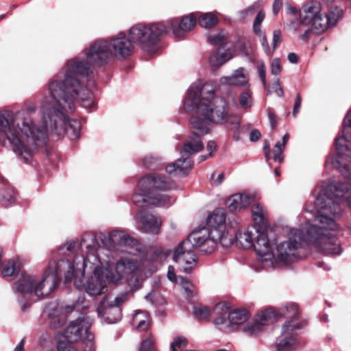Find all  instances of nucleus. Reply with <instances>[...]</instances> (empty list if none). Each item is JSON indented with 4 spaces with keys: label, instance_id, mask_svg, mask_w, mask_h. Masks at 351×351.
I'll return each mask as SVG.
<instances>
[{
    "label": "nucleus",
    "instance_id": "obj_1",
    "mask_svg": "<svg viewBox=\"0 0 351 351\" xmlns=\"http://www.w3.org/2000/svg\"><path fill=\"white\" fill-rule=\"evenodd\" d=\"M83 79L62 68L48 83L47 95L41 100L40 113L46 126L58 136L66 135L71 140L80 137L81 123L69 116L81 103L86 109L93 108L95 102L92 86H85Z\"/></svg>",
    "mask_w": 351,
    "mask_h": 351
},
{
    "label": "nucleus",
    "instance_id": "obj_2",
    "mask_svg": "<svg viewBox=\"0 0 351 351\" xmlns=\"http://www.w3.org/2000/svg\"><path fill=\"white\" fill-rule=\"evenodd\" d=\"M216 86L213 82H194L188 88L183 101V108L187 112L195 110L197 115L191 118L192 132L189 139L180 151L181 158L165 167L169 174L186 176L192 168L190 158L203 149L202 137L211 130V124L224 122L228 114V105L223 98H215Z\"/></svg>",
    "mask_w": 351,
    "mask_h": 351
},
{
    "label": "nucleus",
    "instance_id": "obj_3",
    "mask_svg": "<svg viewBox=\"0 0 351 351\" xmlns=\"http://www.w3.org/2000/svg\"><path fill=\"white\" fill-rule=\"evenodd\" d=\"M134 51V45L128 33L121 32L108 38L95 40L79 55L67 60L62 68L88 82V86H94L95 82L90 79L94 65L102 66L114 58L127 59Z\"/></svg>",
    "mask_w": 351,
    "mask_h": 351
},
{
    "label": "nucleus",
    "instance_id": "obj_4",
    "mask_svg": "<svg viewBox=\"0 0 351 351\" xmlns=\"http://www.w3.org/2000/svg\"><path fill=\"white\" fill-rule=\"evenodd\" d=\"M95 243V238L92 234L85 235L82 241V246L86 245L87 249L86 257L77 256L71 263V269L62 268V272H64L66 281L71 280L76 277L78 274L84 276L85 271L91 274L84 278V280H75L74 284L80 291H84L90 296H97L106 293L108 291V285H113L108 278V259L101 256L102 254H108L107 248L95 249L92 246Z\"/></svg>",
    "mask_w": 351,
    "mask_h": 351
},
{
    "label": "nucleus",
    "instance_id": "obj_5",
    "mask_svg": "<svg viewBox=\"0 0 351 351\" xmlns=\"http://www.w3.org/2000/svg\"><path fill=\"white\" fill-rule=\"evenodd\" d=\"M314 207L317 213L314 218L315 224L305 223L307 241L313 243L325 254H340L339 242L330 231L339 228L337 221L342 214L341 205L328 195H318Z\"/></svg>",
    "mask_w": 351,
    "mask_h": 351
},
{
    "label": "nucleus",
    "instance_id": "obj_6",
    "mask_svg": "<svg viewBox=\"0 0 351 351\" xmlns=\"http://www.w3.org/2000/svg\"><path fill=\"white\" fill-rule=\"evenodd\" d=\"M226 212L223 208H217L208 216L206 226L194 230L183 241L184 244L204 253H211L217 243L228 248L233 244L234 237L226 232Z\"/></svg>",
    "mask_w": 351,
    "mask_h": 351
},
{
    "label": "nucleus",
    "instance_id": "obj_7",
    "mask_svg": "<svg viewBox=\"0 0 351 351\" xmlns=\"http://www.w3.org/2000/svg\"><path fill=\"white\" fill-rule=\"evenodd\" d=\"M62 268H71L67 259L51 261L42 277L21 272L12 279V291L16 294L24 295L34 293L38 298L47 296L55 288L58 281V274L62 273Z\"/></svg>",
    "mask_w": 351,
    "mask_h": 351
},
{
    "label": "nucleus",
    "instance_id": "obj_8",
    "mask_svg": "<svg viewBox=\"0 0 351 351\" xmlns=\"http://www.w3.org/2000/svg\"><path fill=\"white\" fill-rule=\"evenodd\" d=\"M174 188V184L165 176L147 174L138 182L132 195L133 203L139 207L147 206H169L174 199L164 192Z\"/></svg>",
    "mask_w": 351,
    "mask_h": 351
},
{
    "label": "nucleus",
    "instance_id": "obj_9",
    "mask_svg": "<svg viewBox=\"0 0 351 351\" xmlns=\"http://www.w3.org/2000/svg\"><path fill=\"white\" fill-rule=\"evenodd\" d=\"M0 136L3 143L14 153L18 159L28 164L33 158L35 152L17 119V114L9 110L0 111Z\"/></svg>",
    "mask_w": 351,
    "mask_h": 351
},
{
    "label": "nucleus",
    "instance_id": "obj_10",
    "mask_svg": "<svg viewBox=\"0 0 351 351\" xmlns=\"http://www.w3.org/2000/svg\"><path fill=\"white\" fill-rule=\"evenodd\" d=\"M343 15L342 9L331 8L328 14L322 13V5L318 1H311L305 4L300 12V21H293L290 27L294 31L302 29V26L309 25L317 32H325L328 27L336 25Z\"/></svg>",
    "mask_w": 351,
    "mask_h": 351
},
{
    "label": "nucleus",
    "instance_id": "obj_11",
    "mask_svg": "<svg viewBox=\"0 0 351 351\" xmlns=\"http://www.w3.org/2000/svg\"><path fill=\"white\" fill-rule=\"evenodd\" d=\"M167 28L163 23H137L128 29V36L134 45L149 53L158 49V43L167 34Z\"/></svg>",
    "mask_w": 351,
    "mask_h": 351
},
{
    "label": "nucleus",
    "instance_id": "obj_12",
    "mask_svg": "<svg viewBox=\"0 0 351 351\" xmlns=\"http://www.w3.org/2000/svg\"><path fill=\"white\" fill-rule=\"evenodd\" d=\"M36 110V106H30L25 110L15 112L23 130V134L27 137L35 152L39 147L46 144L48 138L47 128H49L43 121V123H40L36 121L34 115Z\"/></svg>",
    "mask_w": 351,
    "mask_h": 351
},
{
    "label": "nucleus",
    "instance_id": "obj_13",
    "mask_svg": "<svg viewBox=\"0 0 351 351\" xmlns=\"http://www.w3.org/2000/svg\"><path fill=\"white\" fill-rule=\"evenodd\" d=\"M134 256L119 258L115 265V272H113L110 268L108 260V280L115 285L121 280L125 279L133 291L141 289L142 284V281L139 278L141 274L142 263Z\"/></svg>",
    "mask_w": 351,
    "mask_h": 351
},
{
    "label": "nucleus",
    "instance_id": "obj_14",
    "mask_svg": "<svg viewBox=\"0 0 351 351\" xmlns=\"http://www.w3.org/2000/svg\"><path fill=\"white\" fill-rule=\"evenodd\" d=\"M337 156L327 157L325 165L335 169H345L351 165V109L343 119L342 130L335 139Z\"/></svg>",
    "mask_w": 351,
    "mask_h": 351
},
{
    "label": "nucleus",
    "instance_id": "obj_15",
    "mask_svg": "<svg viewBox=\"0 0 351 351\" xmlns=\"http://www.w3.org/2000/svg\"><path fill=\"white\" fill-rule=\"evenodd\" d=\"M276 313V316L291 318L282 326L281 335L276 342V351H287L298 343L297 331L302 327V323L296 319L298 306L295 303H287L280 308L278 313Z\"/></svg>",
    "mask_w": 351,
    "mask_h": 351
},
{
    "label": "nucleus",
    "instance_id": "obj_16",
    "mask_svg": "<svg viewBox=\"0 0 351 351\" xmlns=\"http://www.w3.org/2000/svg\"><path fill=\"white\" fill-rule=\"evenodd\" d=\"M305 241H307L305 224L302 225L298 229H291L288 233L287 240L277 245L274 253V266L269 268H274L277 264H291L298 257V250Z\"/></svg>",
    "mask_w": 351,
    "mask_h": 351
},
{
    "label": "nucleus",
    "instance_id": "obj_17",
    "mask_svg": "<svg viewBox=\"0 0 351 351\" xmlns=\"http://www.w3.org/2000/svg\"><path fill=\"white\" fill-rule=\"evenodd\" d=\"M337 169L345 177L346 182H324L322 193L319 195H328L335 202H339L342 210L344 202L351 208V165L346 169L343 167Z\"/></svg>",
    "mask_w": 351,
    "mask_h": 351
},
{
    "label": "nucleus",
    "instance_id": "obj_18",
    "mask_svg": "<svg viewBox=\"0 0 351 351\" xmlns=\"http://www.w3.org/2000/svg\"><path fill=\"white\" fill-rule=\"evenodd\" d=\"M89 306V302L84 296L79 297L78 300L71 306H65L64 308H59L56 303H51L46 307V312L49 318V325L51 328H58L63 326L66 321L64 313L74 310L80 311L87 308Z\"/></svg>",
    "mask_w": 351,
    "mask_h": 351
},
{
    "label": "nucleus",
    "instance_id": "obj_19",
    "mask_svg": "<svg viewBox=\"0 0 351 351\" xmlns=\"http://www.w3.org/2000/svg\"><path fill=\"white\" fill-rule=\"evenodd\" d=\"M258 256V261L263 267L268 269L274 266V252L271 251V245L267 234L263 232L257 230L252 246Z\"/></svg>",
    "mask_w": 351,
    "mask_h": 351
},
{
    "label": "nucleus",
    "instance_id": "obj_20",
    "mask_svg": "<svg viewBox=\"0 0 351 351\" xmlns=\"http://www.w3.org/2000/svg\"><path fill=\"white\" fill-rule=\"evenodd\" d=\"M108 247L122 246L125 249L123 251L131 255H136L141 250V245L138 241L123 231L113 230L108 237Z\"/></svg>",
    "mask_w": 351,
    "mask_h": 351
},
{
    "label": "nucleus",
    "instance_id": "obj_21",
    "mask_svg": "<svg viewBox=\"0 0 351 351\" xmlns=\"http://www.w3.org/2000/svg\"><path fill=\"white\" fill-rule=\"evenodd\" d=\"M92 323L93 319L89 317H79L70 323L64 331L63 337L69 342L77 341L88 332Z\"/></svg>",
    "mask_w": 351,
    "mask_h": 351
},
{
    "label": "nucleus",
    "instance_id": "obj_22",
    "mask_svg": "<svg viewBox=\"0 0 351 351\" xmlns=\"http://www.w3.org/2000/svg\"><path fill=\"white\" fill-rule=\"evenodd\" d=\"M276 317V311L271 308L258 313L253 320L245 326L242 330L248 336H256L263 331L269 320Z\"/></svg>",
    "mask_w": 351,
    "mask_h": 351
},
{
    "label": "nucleus",
    "instance_id": "obj_23",
    "mask_svg": "<svg viewBox=\"0 0 351 351\" xmlns=\"http://www.w3.org/2000/svg\"><path fill=\"white\" fill-rule=\"evenodd\" d=\"M97 311L98 316L106 324H115L122 317L121 308L112 305L108 296L100 301Z\"/></svg>",
    "mask_w": 351,
    "mask_h": 351
},
{
    "label": "nucleus",
    "instance_id": "obj_24",
    "mask_svg": "<svg viewBox=\"0 0 351 351\" xmlns=\"http://www.w3.org/2000/svg\"><path fill=\"white\" fill-rule=\"evenodd\" d=\"M140 223L138 229L143 233L158 234L162 226L161 218L152 213L141 210L137 215Z\"/></svg>",
    "mask_w": 351,
    "mask_h": 351
},
{
    "label": "nucleus",
    "instance_id": "obj_25",
    "mask_svg": "<svg viewBox=\"0 0 351 351\" xmlns=\"http://www.w3.org/2000/svg\"><path fill=\"white\" fill-rule=\"evenodd\" d=\"M173 260L180 265L185 264L186 267H182V270L189 274L196 263V255L191 250V247L182 242L175 250L173 256Z\"/></svg>",
    "mask_w": 351,
    "mask_h": 351
},
{
    "label": "nucleus",
    "instance_id": "obj_26",
    "mask_svg": "<svg viewBox=\"0 0 351 351\" xmlns=\"http://www.w3.org/2000/svg\"><path fill=\"white\" fill-rule=\"evenodd\" d=\"M197 14L191 13L182 18L180 21L177 19L169 21V25L175 37L182 38L184 33L191 31L197 23Z\"/></svg>",
    "mask_w": 351,
    "mask_h": 351
},
{
    "label": "nucleus",
    "instance_id": "obj_27",
    "mask_svg": "<svg viewBox=\"0 0 351 351\" xmlns=\"http://www.w3.org/2000/svg\"><path fill=\"white\" fill-rule=\"evenodd\" d=\"M249 79L243 67L236 69L232 75L223 76L220 78L219 82L223 85L248 86Z\"/></svg>",
    "mask_w": 351,
    "mask_h": 351
},
{
    "label": "nucleus",
    "instance_id": "obj_28",
    "mask_svg": "<svg viewBox=\"0 0 351 351\" xmlns=\"http://www.w3.org/2000/svg\"><path fill=\"white\" fill-rule=\"evenodd\" d=\"M218 317L215 319L214 324L221 330L230 331V324L229 320H227L229 313V305L227 303H218L215 305L214 308Z\"/></svg>",
    "mask_w": 351,
    "mask_h": 351
},
{
    "label": "nucleus",
    "instance_id": "obj_29",
    "mask_svg": "<svg viewBox=\"0 0 351 351\" xmlns=\"http://www.w3.org/2000/svg\"><path fill=\"white\" fill-rule=\"evenodd\" d=\"M257 229L252 228L251 229L245 230L244 231H239L235 234V232H230L226 229V232H228L234 237V240L237 241L243 247L250 248L254 245V240L257 233Z\"/></svg>",
    "mask_w": 351,
    "mask_h": 351
},
{
    "label": "nucleus",
    "instance_id": "obj_30",
    "mask_svg": "<svg viewBox=\"0 0 351 351\" xmlns=\"http://www.w3.org/2000/svg\"><path fill=\"white\" fill-rule=\"evenodd\" d=\"M232 57L231 50L218 49L210 55L209 63L213 69H216L232 59Z\"/></svg>",
    "mask_w": 351,
    "mask_h": 351
},
{
    "label": "nucleus",
    "instance_id": "obj_31",
    "mask_svg": "<svg viewBox=\"0 0 351 351\" xmlns=\"http://www.w3.org/2000/svg\"><path fill=\"white\" fill-rule=\"evenodd\" d=\"M251 202L250 196L245 194H234L226 201V205L230 211L240 210L246 208Z\"/></svg>",
    "mask_w": 351,
    "mask_h": 351
},
{
    "label": "nucleus",
    "instance_id": "obj_32",
    "mask_svg": "<svg viewBox=\"0 0 351 351\" xmlns=\"http://www.w3.org/2000/svg\"><path fill=\"white\" fill-rule=\"evenodd\" d=\"M249 312L245 308H238L232 311H229L228 320L232 326L241 325L248 320Z\"/></svg>",
    "mask_w": 351,
    "mask_h": 351
},
{
    "label": "nucleus",
    "instance_id": "obj_33",
    "mask_svg": "<svg viewBox=\"0 0 351 351\" xmlns=\"http://www.w3.org/2000/svg\"><path fill=\"white\" fill-rule=\"evenodd\" d=\"M86 234H92L94 237V238H95V243H92V246H93L95 249H100V248H101V247H96L97 240H96V237L94 235V234H93L91 232H87V233H85L84 234H83V236L81 238V240H80V243L78 241H71L68 242V243L64 244L63 245L60 246V250H64V249H66V251H68L69 252H71V253H73V252H75L76 251V250L77 248L80 247L82 251L85 252V256L82 255V256H83L84 258H86V257L87 249L86 247V245H84L83 247L82 246V241L83 237L85 235H86ZM77 256H76L75 257H77Z\"/></svg>",
    "mask_w": 351,
    "mask_h": 351
},
{
    "label": "nucleus",
    "instance_id": "obj_34",
    "mask_svg": "<svg viewBox=\"0 0 351 351\" xmlns=\"http://www.w3.org/2000/svg\"><path fill=\"white\" fill-rule=\"evenodd\" d=\"M289 140V134H285L282 141H278L274 145L273 152V159L275 162L281 163L284 160L283 152L285 147Z\"/></svg>",
    "mask_w": 351,
    "mask_h": 351
},
{
    "label": "nucleus",
    "instance_id": "obj_35",
    "mask_svg": "<svg viewBox=\"0 0 351 351\" xmlns=\"http://www.w3.org/2000/svg\"><path fill=\"white\" fill-rule=\"evenodd\" d=\"M16 202V192L12 187H6L0 192V203L5 207L13 205Z\"/></svg>",
    "mask_w": 351,
    "mask_h": 351
},
{
    "label": "nucleus",
    "instance_id": "obj_36",
    "mask_svg": "<svg viewBox=\"0 0 351 351\" xmlns=\"http://www.w3.org/2000/svg\"><path fill=\"white\" fill-rule=\"evenodd\" d=\"M252 213L254 223L258 226H263L266 223L267 211L260 204H256L252 206Z\"/></svg>",
    "mask_w": 351,
    "mask_h": 351
},
{
    "label": "nucleus",
    "instance_id": "obj_37",
    "mask_svg": "<svg viewBox=\"0 0 351 351\" xmlns=\"http://www.w3.org/2000/svg\"><path fill=\"white\" fill-rule=\"evenodd\" d=\"M198 23L201 27L209 29L217 24L218 19L213 12H206L199 15Z\"/></svg>",
    "mask_w": 351,
    "mask_h": 351
},
{
    "label": "nucleus",
    "instance_id": "obj_38",
    "mask_svg": "<svg viewBox=\"0 0 351 351\" xmlns=\"http://www.w3.org/2000/svg\"><path fill=\"white\" fill-rule=\"evenodd\" d=\"M21 263L17 261H11L5 265L2 269V275L4 277H9L19 275L21 273Z\"/></svg>",
    "mask_w": 351,
    "mask_h": 351
},
{
    "label": "nucleus",
    "instance_id": "obj_39",
    "mask_svg": "<svg viewBox=\"0 0 351 351\" xmlns=\"http://www.w3.org/2000/svg\"><path fill=\"white\" fill-rule=\"evenodd\" d=\"M224 125L228 130L236 131L239 130L241 125V118L236 114H227L224 122L221 123Z\"/></svg>",
    "mask_w": 351,
    "mask_h": 351
},
{
    "label": "nucleus",
    "instance_id": "obj_40",
    "mask_svg": "<svg viewBox=\"0 0 351 351\" xmlns=\"http://www.w3.org/2000/svg\"><path fill=\"white\" fill-rule=\"evenodd\" d=\"M143 164L147 169L153 170L160 169L163 167L161 160L152 156L145 157L143 160Z\"/></svg>",
    "mask_w": 351,
    "mask_h": 351
},
{
    "label": "nucleus",
    "instance_id": "obj_41",
    "mask_svg": "<svg viewBox=\"0 0 351 351\" xmlns=\"http://www.w3.org/2000/svg\"><path fill=\"white\" fill-rule=\"evenodd\" d=\"M82 348L84 351H95L94 335L89 331L83 336Z\"/></svg>",
    "mask_w": 351,
    "mask_h": 351
},
{
    "label": "nucleus",
    "instance_id": "obj_42",
    "mask_svg": "<svg viewBox=\"0 0 351 351\" xmlns=\"http://www.w3.org/2000/svg\"><path fill=\"white\" fill-rule=\"evenodd\" d=\"M193 313L199 319H205L210 315V309L205 306H194Z\"/></svg>",
    "mask_w": 351,
    "mask_h": 351
},
{
    "label": "nucleus",
    "instance_id": "obj_43",
    "mask_svg": "<svg viewBox=\"0 0 351 351\" xmlns=\"http://www.w3.org/2000/svg\"><path fill=\"white\" fill-rule=\"evenodd\" d=\"M265 18V13L263 10L258 11L253 23V32L256 35H261V23Z\"/></svg>",
    "mask_w": 351,
    "mask_h": 351
},
{
    "label": "nucleus",
    "instance_id": "obj_44",
    "mask_svg": "<svg viewBox=\"0 0 351 351\" xmlns=\"http://www.w3.org/2000/svg\"><path fill=\"white\" fill-rule=\"evenodd\" d=\"M239 104L242 108L247 109L252 106L253 101L250 92H243L239 96Z\"/></svg>",
    "mask_w": 351,
    "mask_h": 351
},
{
    "label": "nucleus",
    "instance_id": "obj_45",
    "mask_svg": "<svg viewBox=\"0 0 351 351\" xmlns=\"http://www.w3.org/2000/svg\"><path fill=\"white\" fill-rule=\"evenodd\" d=\"M208 40L213 45H221L226 40V36L223 32L208 36Z\"/></svg>",
    "mask_w": 351,
    "mask_h": 351
},
{
    "label": "nucleus",
    "instance_id": "obj_46",
    "mask_svg": "<svg viewBox=\"0 0 351 351\" xmlns=\"http://www.w3.org/2000/svg\"><path fill=\"white\" fill-rule=\"evenodd\" d=\"M130 297L129 292H123L117 295L114 300L111 301L112 304L116 306L121 307V304L127 302Z\"/></svg>",
    "mask_w": 351,
    "mask_h": 351
},
{
    "label": "nucleus",
    "instance_id": "obj_47",
    "mask_svg": "<svg viewBox=\"0 0 351 351\" xmlns=\"http://www.w3.org/2000/svg\"><path fill=\"white\" fill-rule=\"evenodd\" d=\"M257 71L258 77L261 79L262 84L264 88L267 86V81H266V68L265 63L263 62H260L257 66Z\"/></svg>",
    "mask_w": 351,
    "mask_h": 351
},
{
    "label": "nucleus",
    "instance_id": "obj_48",
    "mask_svg": "<svg viewBox=\"0 0 351 351\" xmlns=\"http://www.w3.org/2000/svg\"><path fill=\"white\" fill-rule=\"evenodd\" d=\"M280 60L279 58H274L271 62L270 72L274 75H278L281 72Z\"/></svg>",
    "mask_w": 351,
    "mask_h": 351
},
{
    "label": "nucleus",
    "instance_id": "obj_49",
    "mask_svg": "<svg viewBox=\"0 0 351 351\" xmlns=\"http://www.w3.org/2000/svg\"><path fill=\"white\" fill-rule=\"evenodd\" d=\"M257 36L260 38L261 45H262L265 53L268 56L271 55V53H273V49H271L269 48V43L267 42V40L266 38L265 34L263 32H261V35H257Z\"/></svg>",
    "mask_w": 351,
    "mask_h": 351
},
{
    "label": "nucleus",
    "instance_id": "obj_50",
    "mask_svg": "<svg viewBox=\"0 0 351 351\" xmlns=\"http://www.w3.org/2000/svg\"><path fill=\"white\" fill-rule=\"evenodd\" d=\"M188 341L185 337L178 336L174 339V341L171 343L170 347L176 346L178 348H182L186 347Z\"/></svg>",
    "mask_w": 351,
    "mask_h": 351
},
{
    "label": "nucleus",
    "instance_id": "obj_51",
    "mask_svg": "<svg viewBox=\"0 0 351 351\" xmlns=\"http://www.w3.org/2000/svg\"><path fill=\"white\" fill-rule=\"evenodd\" d=\"M140 351H154V342L151 339H144L141 345Z\"/></svg>",
    "mask_w": 351,
    "mask_h": 351
},
{
    "label": "nucleus",
    "instance_id": "obj_52",
    "mask_svg": "<svg viewBox=\"0 0 351 351\" xmlns=\"http://www.w3.org/2000/svg\"><path fill=\"white\" fill-rule=\"evenodd\" d=\"M216 147H217V145L215 141H208L207 143V146H206L207 150L208 151V156H199L200 161H204L208 156H210L213 154V153L215 151Z\"/></svg>",
    "mask_w": 351,
    "mask_h": 351
},
{
    "label": "nucleus",
    "instance_id": "obj_53",
    "mask_svg": "<svg viewBox=\"0 0 351 351\" xmlns=\"http://www.w3.org/2000/svg\"><path fill=\"white\" fill-rule=\"evenodd\" d=\"M281 33L279 30L273 32L272 47L273 51L276 49L281 43Z\"/></svg>",
    "mask_w": 351,
    "mask_h": 351
},
{
    "label": "nucleus",
    "instance_id": "obj_54",
    "mask_svg": "<svg viewBox=\"0 0 351 351\" xmlns=\"http://www.w3.org/2000/svg\"><path fill=\"white\" fill-rule=\"evenodd\" d=\"M259 2H254L252 5L249 6L245 11L244 14L246 16H252L260 8Z\"/></svg>",
    "mask_w": 351,
    "mask_h": 351
},
{
    "label": "nucleus",
    "instance_id": "obj_55",
    "mask_svg": "<svg viewBox=\"0 0 351 351\" xmlns=\"http://www.w3.org/2000/svg\"><path fill=\"white\" fill-rule=\"evenodd\" d=\"M58 351H77L70 343L60 341L58 345Z\"/></svg>",
    "mask_w": 351,
    "mask_h": 351
},
{
    "label": "nucleus",
    "instance_id": "obj_56",
    "mask_svg": "<svg viewBox=\"0 0 351 351\" xmlns=\"http://www.w3.org/2000/svg\"><path fill=\"white\" fill-rule=\"evenodd\" d=\"M302 103V97L300 93H298L295 99V104L293 109V115L296 116L299 112Z\"/></svg>",
    "mask_w": 351,
    "mask_h": 351
},
{
    "label": "nucleus",
    "instance_id": "obj_57",
    "mask_svg": "<svg viewBox=\"0 0 351 351\" xmlns=\"http://www.w3.org/2000/svg\"><path fill=\"white\" fill-rule=\"evenodd\" d=\"M273 89L275 93L278 95V97H282L283 95V90L280 86L279 80L277 79L273 84Z\"/></svg>",
    "mask_w": 351,
    "mask_h": 351
},
{
    "label": "nucleus",
    "instance_id": "obj_58",
    "mask_svg": "<svg viewBox=\"0 0 351 351\" xmlns=\"http://www.w3.org/2000/svg\"><path fill=\"white\" fill-rule=\"evenodd\" d=\"M268 119L269 120L270 125L272 129L275 128L277 125V119L275 113L269 110L268 112Z\"/></svg>",
    "mask_w": 351,
    "mask_h": 351
},
{
    "label": "nucleus",
    "instance_id": "obj_59",
    "mask_svg": "<svg viewBox=\"0 0 351 351\" xmlns=\"http://www.w3.org/2000/svg\"><path fill=\"white\" fill-rule=\"evenodd\" d=\"M167 278L171 282H176V275L174 271V267L169 265L168 267Z\"/></svg>",
    "mask_w": 351,
    "mask_h": 351
},
{
    "label": "nucleus",
    "instance_id": "obj_60",
    "mask_svg": "<svg viewBox=\"0 0 351 351\" xmlns=\"http://www.w3.org/2000/svg\"><path fill=\"white\" fill-rule=\"evenodd\" d=\"M261 137V132L258 130H253L250 134V140L252 142L257 141Z\"/></svg>",
    "mask_w": 351,
    "mask_h": 351
},
{
    "label": "nucleus",
    "instance_id": "obj_61",
    "mask_svg": "<svg viewBox=\"0 0 351 351\" xmlns=\"http://www.w3.org/2000/svg\"><path fill=\"white\" fill-rule=\"evenodd\" d=\"M282 3V0H275L274 1V3H273V8H272L274 14L276 15L278 13L279 10L281 8Z\"/></svg>",
    "mask_w": 351,
    "mask_h": 351
},
{
    "label": "nucleus",
    "instance_id": "obj_62",
    "mask_svg": "<svg viewBox=\"0 0 351 351\" xmlns=\"http://www.w3.org/2000/svg\"><path fill=\"white\" fill-rule=\"evenodd\" d=\"M263 149L265 152L266 160L268 161L271 158V156H270L271 150H270L269 144L268 143V142L267 141H265V142Z\"/></svg>",
    "mask_w": 351,
    "mask_h": 351
},
{
    "label": "nucleus",
    "instance_id": "obj_63",
    "mask_svg": "<svg viewBox=\"0 0 351 351\" xmlns=\"http://www.w3.org/2000/svg\"><path fill=\"white\" fill-rule=\"evenodd\" d=\"M287 58L289 61L293 64H295L298 61V56L295 53H289Z\"/></svg>",
    "mask_w": 351,
    "mask_h": 351
},
{
    "label": "nucleus",
    "instance_id": "obj_64",
    "mask_svg": "<svg viewBox=\"0 0 351 351\" xmlns=\"http://www.w3.org/2000/svg\"><path fill=\"white\" fill-rule=\"evenodd\" d=\"M25 341L21 339L19 344L14 348V351H24Z\"/></svg>",
    "mask_w": 351,
    "mask_h": 351
}]
</instances>
